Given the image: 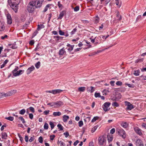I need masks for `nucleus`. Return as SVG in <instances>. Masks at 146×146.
I'll use <instances>...</instances> for the list:
<instances>
[{
    "label": "nucleus",
    "mask_w": 146,
    "mask_h": 146,
    "mask_svg": "<svg viewBox=\"0 0 146 146\" xmlns=\"http://www.w3.org/2000/svg\"><path fill=\"white\" fill-rule=\"evenodd\" d=\"M44 0H36L35 1H32L33 3H35V6L36 8L40 7L43 3Z\"/></svg>",
    "instance_id": "5"
},
{
    "label": "nucleus",
    "mask_w": 146,
    "mask_h": 146,
    "mask_svg": "<svg viewBox=\"0 0 146 146\" xmlns=\"http://www.w3.org/2000/svg\"><path fill=\"white\" fill-rule=\"evenodd\" d=\"M8 36L7 35H5L1 37V38L2 39L4 40L7 38Z\"/></svg>",
    "instance_id": "53"
},
{
    "label": "nucleus",
    "mask_w": 146,
    "mask_h": 146,
    "mask_svg": "<svg viewBox=\"0 0 146 146\" xmlns=\"http://www.w3.org/2000/svg\"><path fill=\"white\" fill-rule=\"evenodd\" d=\"M5 29L4 23L0 21V31H3Z\"/></svg>",
    "instance_id": "18"
},
{
    "label": "nucleus",
    "mask_w": 146,
    "mask_h": 146,
    "mask_svg": "<svg viewBox=\"0 0 146 146\" xmlns=\"http://www.w3.org/2000/svg\"><path fill=\"white\" fill-rule=\"evenodd\" d=\"M105 140L103 136H100L98 138V143L100 145H102Z\"/></svg>",
    "instance_id": "11"
},
{
    "label": "nucleus",
    "mask_w": 146,
    "mask_h": 146,
    "mask_svg": "<svg viewBox=\"0 0 146 146\" xmlns=\"http://www.w3.org/2000/svg\"><path fill=\"white\" fill-rule=\"evenodd\" d=\"M74 45H73V46H71V47H69V48H68L67 50L69 51L70 52L71 51H72L74 47Z\"/></svg>",
    "instance_id": "39"
},
{
    "label": "nucleus",
    "mask_w": 146,
    "mask_h": 146,
    "mask_svg": "<svg viewBox=\"0 0 146 146\" xmlns=\"http://www.w3.org/2000/svg\"><path fill=\"white\" fill-rule=\"evenodd\" d=\"M58 5L60 8H62V5L60 3V2L59 1L58 3Z\"/></svg>",
    "instance_id": "57"
},
{
    "label": "nucleus",
    "mask_w": 146,
    "mask_h": 146,
    "mask_svg": "<svg viewBox=\"0 0 146 146\" xmlns=\"http://www.w3.org/2000/svg\"><path fill=\"white\" fill-rule=\"evenodd\" d=\"M57 127L58 128L60 129V131H62L63 130V127L62 125L60 124H59L57 125Z\"/></svg>",
    "instance_id": "37"
},
{
    "label": "nucleus",
    "mask_w": 146,
    "mask_h": 146,
    "mask_svg": "<svg viewBox=\"0 0 146 146\" xmlns=\"http://www.w3.org/2000/svg\"><path fill=\"white\" fill-rule=\"evenodd\" d=\"M121 125L123 128H126L127 127L128 124L126 122H123L121 124Z\"/></svg>",
    "instance_id": "26"
},
{
    "label": "nucleus",
    "mask_w": 146,
    "mask_h": 146,
    "mask_svg": "<svg viewBox=\"0 0 146 146\" xmlns=\"http://www.w3.org/2000/svg\"><path fill=\"white\" fill-rule=\"evenodd\" d=\"M95 23H98L99 21V18L98 17V16H96L94 18Z\"/></svg>",
    "instance_id": "30"
},
{
    "label": "nucleus",
    "mask_w": 146,
    "mask_h": 146,
    "mask_svg": "<svg viewBox=\"0 0 146 146\" xmlns=\"http://www.w3.org/2000/svg\"><path fill=\"white\" fill-rule=\"evenodd\" d=\"M94 96L96 98L99 97H100V94L99 93H95Z\"/></svg>",
    "instance_id": "46"
},
{
    "label": "nucleus",
    "mask_w": 146,
    "mask_h": 146,
    "mask_svg": "<svg viewBox=\"0 0 146 146\" xmlns=\"http://www.w3.org/2000/svg\"><path fill=\"white\" fill-rule=\"evenodd\" d=\"M134 130L135 132L140 136L142 135L141 130L138 127H135L134 128Z\"/></svg>",
    "instance_id": "12"
},
{
    "label": "nucleus",
    "mask_w": 146,
    "mask_h": 146,
    "mask_svg": "<svg viewBox=\"0 0 146 146\" xmlns=\"http://www.w3.org/2000/svg\"><path fill=\"white\" fill-rule=\"evenodd\" d=\"M44 27V26L43 24H41L40 25H38V27L37 28V30L39 31L42 29H43Z\"/></svg>",
    "instance_id": "24"
},
{
    "label": "nucleus",
    "mask_w": 146,
    "mask_h": 146,
    "mask_svg": "<svg viewBox=\"0 0 146 146\" xmlns=\"http://www.w3.org/2000/svg\"><path fill=\"white\" fill-rule=\"evenodd\" d=\"M86 88L84 87H80L78 88V90L80 92H84Z\"/></svg>",
    "instance_id": "29"
},
{
    "label": "nucleus",
    "mask_w": 146,
    "mask_h": 146,
    "mask_svg": "<svg viewBox=\"0 0 146 146\" xmlns=\"http://www.w3.org/2000/svg\"><path fill=\"white\" fill-rule=\"evenodd\" d=\"M49 110H46L43 113L45 115H47L49 114Z\"/></svg>",
    "instance_id": "59"
},
{
    "label": "nucleus",
    "mask_w": 146,
    "mask_h": 146,
    "mask_svg": "<svg viewBox=\"0 0 146 146\" xmlns=\"http://www.w3.org/2000/svg\"><path fill=\"white\" fill-rule=\"evenodd\" d=\"M99 117L98 116H95L94 117L93 119H92L91 122H95L98 119Z\"/></svg>",
    "instance_id": "32"
},
{
    "label": "nucleus",
    "mask_w": 146,
    "mask_h": 146,
    "mask_svg": "<svg viewBox=\"0 0 146 146\" xmlns=\"http://www.w3.org/2000/svg\"><path fill=\"white\" fill-rule=\"evenodd\" d=\"M77 29L76 28L74 29L73 30L71 31V32L70 33V34L71 35H72L75 33Z\"/></svg>",
    "instance_id": "43"
},
{
    "label": "nucleus",
    "mask_w": 146,
    "mask_h": 146,
    "mask_svg": "<svg viewBox=\"0 0 146 146\" xmlns=\"http://www.w3.org/2000/svg\"><path fill=\"white\" fill-rule=\"evenodd\" d=\"M125 85H127L130 88H133L134 87V85L133 84H131L125 83Z\"/></svg>",
    "instance_id": "42"
},
{
    "label": "nucleus",
    "mask_w": 146,
    "mask_h": 146,
    "mask_svg": "<svg viewBox=\"0 0 146 146\" xmlns=\"http://www.w3.org/2000/svg\"><path fill=\"white\" fill-rule=\"evenodd\" d=\"M6 16L7 24L9 25H11L12 23V19L11 15L7 13L6 14Z\"/></svg>",
    "instance_id": "7"
},
{
    "label": "nucleus",
    "mask_w": 146,
    "mask_h": 146,
    "mask_svg": "<svg viewBox=\"0 0 146 146\" xmlns=\"http://www.w3.org/2000/svg\"><path fill=\"white\" fill-rule=\"evenodd\" d=\"M79 10V7L78 6H76L74 9V11L75 12L78 11Z\"/></svg>",
    "instance_id": "49"
},
{
    "label": "nucleus",
    "mask_w": 146,
    "mask_h": 146,
    "mask_svg": "<svg viewBox=\"0 0 146 146\" xmlns=\"http://www.w3.org/2000/svg\"><path fill=\"white\" fill-rule=\"evenodd\" d=\"M25 140L26 142H27L29 141V138L27 135H25Z\"/></svg>",
    "instance_id": "61"
},
{
    "label": "nucleus",
    "mask_w": 146,
    "mask_h": 146,
    "mask_svg": "<svg viewBox=\"0 0 146 146\" xmlns=\"http://www.w3.org/2000/svg\"><path fill=\"white\" fill-rule=\"evenodd\" d=\"M1 134L2 138L6 139L7 137V133L5 132H2Z\"/></svg>",
    "instance_id": "22"
},
{
    "label": "nucleus",
    "mask_w": 146,
    "mask_h": 146,
    "mask_svg": "<svg viewBox=\"0 0 146 146\" xmlns=\"http://www.w3.org/2000/svg\"><path fill=\"white\" fill-rule=\"evenodd\" d=\"M49 124L50 126L51 129H52L54 127V125L53 123L51 122H50L49 123Z\"/></svg>",
    "instance_id": "44"
},
{
    "label": "nucleus",
    "mask_w": 146,
    "mask_h": 146,
    "mask_svg": "<svg viewBox=\"0 0 146 146\" xmlns=\"http://www.w3.org/2000/svg\"><path fill=\"white\" fill-rule=\"evenodd\" d=\"M97 126H95L92 128L91 130L92 133H93L97 129Z\"/></svg>",
    "instance_id": "40"
},
{
    "label": "nucleus",
    "mask_w": 146,
    "mask_h": 146,
    "mask_svg": "<svg viewBox=\"0 0 146 146\" xmlns=\"http://www.w3.org/2000/svg\"><path fill=\"white\" fill-rule=\"evenodd\" d=\"M50 139L51 140H53L54 138L55 137L54 135H50Z\"/></svg>",
    "instance_id": "60"
},
{
    "label": "nucleus",
    "mask_w": 146,
    "mask_h": 146,
    "mask_svg": "<svg viewBox=\"0 0 146 146\" xmlns=\"http://www.w3.org/2000/svg\"><path fill=\"white\" fill-rule=\"evenodd\" d=\"M79 126L80 127H82L83 125V123L82 121H80L78 123Z\"/></svg>",
    "instance_id": "52"
},
{
    "label": "nucleus",
    "mask_w": 146,
    "mask_h": 146,
    "mask_svg": "<svg viewBox=\"0 0 146 146\" xmlns=\"http://www.w3.org/2000/svg\"><path fill=\"white\" fill-rule=\"evenodd\" d=\"M88 91L89 92H90L91 93L93 92L94 90V87L92 86H91L90 87H88L87 88Z\"/></svg>",
    "instance_id": "25"
},
{
    "label": "nucleus",
    "mask_w": 146,
    "mask_h": 146,
    "mask_svg": "<svg viewBox=\"0 0 146 146\" xmlns=\"http://www.w3.org/2000/svg\"><path fill=\"white\" fill-rule=\"evenodd\" d=\"M118 134L122 137L125 139L126 137V134L125 131L122 129H118L117 130Z\"/></svg>",
    "instance_id": "4"
},
{
    "label": "nucleus",
    "mask_w": 146,
    "mask_h": 146,
    "mask_svg": "<svg viewBox=\"0 0 146 146\" xmlns=\"http://www.w3.org/2000/svg\"><path fill=\"white\" fill-rule=\"evenodd\" d=\"M115 131V128H113L110 131V133L111 134H113V133H114Z\"/></svg>",
    "instance_id": "58"
},
{
    "label": "nucleus",
    "mask_w": 146,
    "mask_h": 146,
    "mask_svg": "<svg viewBox=\"0 0 146 146\" xmlns=\"http://www.w3.org/2000/svg\"><path fill=\"white\" fill-rule=\"evenodd\" d=\"M9 46L10 48L12 49H15L16 48L15 45L14 44H10L9 45Z\"/></svg>",
    "instance_id": "36"
},
{
    "label": "nucleus",
    "mask_w": 146,
    "mask_h": 146,
    "mask_svg": "<svg viewBox=\"0 0 146 146\" xmlns=\"http://www.w3.org/2000/svg\"><path fill=\"white\" fill-rule=\"evenodd\" d=\"M17 91L16 90H12L5 93L3 92L0 93V98L3 97H7L11 96L16 93Z\"/></svg>",
    "instance_id": "2"
},
{
    "label": "nucleus",
    "mask_w": 146,
    "mask_h": 146,
    "mask_svg": "<svg viewBox=\"0 0 146 146\" xmlns=\"http://www.w3.org/2000/svg\"><path fill=\"white\" fill-rule=\"evenodd\" d=\"M59 143L60 144V146H65V143L62 141H60Z\"/></svg>",
    "instance_id": "54"
},
{
    "label": "nucleus",
    "mask_w": 146,
    "mask_h": 146,
    "mask_svg": "<svg viewBox=\"0 0 146 146\" xmlns=\"http://www.w3.org/2000/svg\"><path fill=\"white\" fill-rule=\"evenodd\" d=\"M19 119H20L22 121V122L23 123H25V121L24 120V119L23 118V117H19Z\"/></svg>",
    "instance_id": "48"
},
{
    "label": "nucleus",
    "mask_w": 146,
    "mask_h": 146,
    "mask_svg": "<svg viewBox=\"0 0 146 146\" xmlns=\"http://www.w3.org/2000/svg\"><path fill=\"white\" fill-rule=\"evenodd\" d=\"M26 112V110L25 109H23L21 110L19 112V113L21 115H24Z\"/></svg>",
    "instance_id": "31"
},
{
    "label": "nucleus",
    "mask_w": 146,
    "mask_h": 146,
    "mask_svg": "<svg viewBox=\"0 0 146 146\" xmlns=\"http://www.w3.org/2000/svg\"><path fill=\"white\" fill-rule=\"evenodd\" d=\"M111 104L109 102H106L104 103L102 106V108L105 111H108V108L110 106Z\"/></svg>",
    "instance_id": "8"
},
{
    "label": "nucleus",
    "mask_w": 146,
    "mask_h": 146,
    "mask_svg": "<svg viewBox=\"0 0 146 146\" xmlns=\"http://www.w3.org/2000/svg\"><path fill=\"white\" fill-rule=\"evenodd\" d=\"M38 33V31L36 30L33 33L32 36V38H33L35 36H36Z\"/></svg>",
    "instance_id": "38"
},
{
    "label": "nucleus",
    "mask_w": 146,
    "mask_h": 146,
    "mask_svg": "<svg viewBox=\"0 0 146 146\" xmlns=\"http://www.w3.org/2000/svg\"><path fill=\"white\" fill-rule=\"evenodd\" d=\"M24 72V70H20L18 71L19 73L17 75H20L21 74Z\"/></svg>",
    "instance_id": "51"
},
{
    "label": "nucleus",
    "mask_w": 146,
    "mask_h": 146,
    "mask_svg": "<svg viewBox=\"0 0 146 146\" xmlns=\"http://www.w3.org/2000/svg\"><path fill=\"white\" fill-rule=\"evenodd\" d=\"M35 69V68L33 66H32L31 67L29 68L26 71L27 74H30Z\"/></svg>",
    "instance_id": "14"
},
{
    "label": "nucleus",
    "mask_w": 146,
    "mask_h": 146,
    "mask_svg": "<svg viewBox=\"0 0 146 146\" xmlns=\"http://www.w3.org/2000/svg\"><path fill=\"white\" fill-rule=\"evenodd\" d=\"M35 66L37 69H38L40 66V61L38 62L35 64Z\"/></svg>",
    "instance_id": "27"
},
{
    "label": "nucleus",
    "mask_w": 146,
    "mask_h": 146,
    "mask_svg": "<svg viewBox=\"0 0 146 146\" xmlns=\"http://www.w3.org/2000/svg\"><path fill=\"white\" fill-rule=\"evenodd\" d=\"M66 52L64 50V48L60 49L59 52V54L60 55H62L66 53Z\"/></svg>",
    "instance_id": "17"
},
{
    "label": "nucleus",
    "mask_w": 146,
    "mask_h": 146,
    "mask_svg": "<svg viewBox=\"0 0 146 146\" xmlns=\"http://www.w3.org/2000/svg\"><path fill=\"white\" fill-rule=\"evenodd\" d=\"M55 38L57 39V40H58L59 39H62L63 37L62 36H54Z\"/></svg>",
    "instance_id": "41"
},
{
    "label": "nucleus",
    "mask_w": 146,
    "mask_h": 146,
    "mask_svg": "<svg viewBox=\"0 0 146 146\" xmlns=\"http://www.w3.org/2000/svg\"><path fill=\"white\" fill-rule=\"evenodd\" d=\"M24 72V70H20L18 71L19 73L17 75H20L21 74Z\"/></svg>",
    "instance_id": "50"
},
{
    "label": "nucleus",
    "mask_w": 146,
    "mask_h": 146,
    "mask_svg": "<svg viewBox=\"0 0 146 146\" xmlns=\"http://www.w3.org/2000/svg\"><path fill=\"white\" fill-rule=\"evenodd\" d=\"M38 140L40 143H42L43 142L42 137L41 136L39 137L38 139Z\"/></svg>",
    "instance_id": "45"
},
{
    "label": "nucleus",
    "mask_w": 146,
    "mask_h": 146,
    "mask_svg": "<svg viewBox=\"0 0 146 146\" xmlns=\"http://www.w3.org/2000/svg\"><path fill=\"white\" fill-rule=\"evenodd\" d=\"M140 71L139 70H138L134 71V72L133 73V75L135 76H139V75Z\"/></svg>",
    "instance_id": "23"
},
{
    "label": "nucleus",
    "mask_w": 146,
    "mask_h": 146,
    "mask_svg": "<svg viewBox=\"0 0 146 146\" xmlns=\"http://www.w3.org/2000/svg\"><path fill=\"white\" fill-rule=\"evenodd\" d=\"M44 129H48V124L46 123H45L44 126Z\"/></svg>",
    "instance_id": "35"
},
{
    "label": "nucleus",
    "mask_w": 146,
    "mask_h": 146,
    "mask_svg": "<svg viewBox=\"0 0 146 146\" xmlns=\"http://www.w3.org/2000/svg\"><path fill=\"white\" fill-rule=\"evenodd\" d=\"M52 107L54 106L55 108H58L63 105V103L61 101L52 102Z\"/></svg>",
    "instance_id": "6"
},
{
    "label": "nucleus",
    "mask_w": 146,
    "mask_h": 146,
    "mask_svg": "<svg viewBox=\"0 0 146 146\" xmlns=\"http://www.w3.org/2000/svg\"><path fill=\"white\" fill-rule=\"evenodd\" d=\"M36 8L35 3H33L32 1L29 3L28 6L27 10L29 12L31 13L34 11Z\"/></svg>",
    "instance_id": "3"
},
{
    "label": "nucleus",
    "mask_w": 146,
    "mask_h": 146,
    "mask_svg": "<svg viewBox=\"0 0 146 146\" xmlns=\"http://www.w3.org/2000/svg\"><path fill=\"white\" fill-rule=\"evenodd\" d=\"M66 12L65 11H62L60 13L59 17L57 18L58 19H61L64 16V14L66 13Z\"/></svg>",
    "instance_id": "16"
},
{
    "label": "nucleus",
    "mask_w": 146,
    "mask_h": 146,
    "mask_svg": "<svg viewBox=\"0 0 146 146\" xmlns=\"http://www.w3.org/2000/svg\"><path fill=\"white\" fill-rule=\"evenodd\" d=\"M64 135L66 137H67L69 135V133L68 132H65L64 133Z\"/></svg>",
    "instance_id": "63"
},
{
    "label": "nucleus",
    "mask_w": 146,
    "mask_h": 146,
    "mask_svg": "<svg viewBox=\"0 0 146 146\" xmlns=\"http://www.w3.org/2000/svg\"><path fill=\"white\" fill-rule=\"evenodd\" d=\"M22 0H8L9 4L15 13L17 12L18 9V5Z\"/></svg>",
    "instance_id": "1"
},
{
    "label": "nucleus",
    "mask_w": 146,
    "mask_h": 146,
    "mask_svg": "<svg viewBox=\"0 0 146 146\" xmlns=\"http://www.w3.org/2000/svg\"><path fill=\"white\" fill-rule=\"evenodd\" d=\"M136 146H144L142 141L140 139H137L136 141Z\"/></svg>",
    "instance_id": "13"
},
{
    "label": "nucleus",
    "mask_w": 146,
    "mask_h": 146,
    "mask_svg": "<svg viewBox=\"0 0 146 146\" xmlns=\"http://www.w3.org/2000/svg\"><path fill=\"white\" fill-rule=\"evenodd\" d=\"M53 90V94H55L62 92L63 90L60 89H56Z\"/></svg>",
    "instance_id": "19"
},
{
    "label": "nucleus",
    "mask_w": 146,
    "mask_h": 146,
    "mask_svg": "<svg viewBox=\"0 0 146 146\" xmlns=\"http://www.w3.org/2000/svg\"><path fill=\"white\" fill-rule=\"evenodd\" d=\"M52 115L54 117L59 116L61 115V113L59 111L54 112L53 113Z\"/></svg>",
    "instance_id": "20"
},
{
    "label": "nucleus",
    "mask_w": 146,
    "mask_h": 146,
    "mask_svg": "<svg viewBox=\"0 0 146 146\" xmlns=\"http://www.w3.org/2000/svg\"><path fill=\"white\" fill-rule=\"evenodd\" d=\"M116 84L117 85L121 86L122 85V83L120 81H118L116 82Z\"/></svg>",
    "instance_id": "47"
},
{
    "label": "nucleus",
    "mask_w": 146,
    "mask_h": 146,
    "mask_svg": "<svg viewBox=\"0 0 146 146\" xmlns=\"http://www.w3.org/2000/svg\"><path fill=\"white\" fill-rule=\"evenodd\" d=\"M59 33L60 35H64V32L62 31L61 30H60L59 31Z\"/></svg>",
    "instance_id": "55"
},
{
    "label": "nucleus",
    "mask_w": 146,
    "mask_h": 146,
    "mask_svg": "<svg viewBox=\"0 0 146 146\" xmlns=\"http://www.w3.org/2000/svg\"><path fill=\"white\" fill-rule=\"evenodd\" d=\"M116 17L117 18V20L120 21L122 19L121 16L119 15V13L118 12L116 14Z\"/></svg>",
    "instance_id": "28"
},
{
    "label": "nucleus",
    "mask_w": 146,
    "mask_h": 146,
    "mask_svg": "<svg viewBox=\"0 0 146 146\" xmlns=\"http://www.w3.org/2000/svg\"><path fill=\"white\" fill-rule=\"evenodd\" d=\"M69 118V117L68 115H64L63 117V121L64 122H66Z\"/></svg>",
    "instance_id": "21"
},
{
    "label": "nucleus",
    "mask_w": 146,
    "mask_h": 146,
    "mask_svg": "<svg viewBox=\"0 0 146 146\" xmlns=\"http://www.w3.org/2000/svg\"><path fill=\"white\" fill-rule=\"evenodd\" d=\"M29 109L33 113L35 112V110L33 107H30L29 108Z\"/></svg>",
    "instance_id": "56"
},
{
    "label": "nucleus",
    "mask_w": 146,
    "mask_h": 146,
    "mask_svg": "<svg viewBox=\"0 0 146 146\" xmlns=\"http://www.w3.org/2000/svg\"><path fill=\"white\" fill-rule=\"evenodd\" d=\"M112 106L113 107H118L119 106V105L116 102H115L112 104Z\"/></svg>",
    "instance_id": "34"
},
{
    "label": "nucleus",
    "mask_w": 146,
    "mask_h": 146,
    "mask_svg": "<svg viewBox=\"0 0 146 146\" xmlns=\"http://www.w3.org/2000/svg\"><path fill=\"white\" fill-rule=\"evenodd\" d=\"M115 81H114L112 80L110 82V83L112 86H114V83Z\"/></svg>",
    "instance_id": "62"
},
{
    "label": "nucleus",
    "mask_w": 146,
    "mask_h": 146,
    "mask_svg": "<svg viewBox=\"0 0 146 146\" xmlns=\"http://www.w3.org/2000/svg\"><path fill=\"white\" fill-rule=\"evenodd\" d=\"M29 117L31 119H32L33 118V115L32 113H29Z\"/></svg>",
    "instance_id": "64"
},
{
    "label": "nucleus",
    "mask_w": 146,
    "mask_h": 146,
    "mask_svg": "<svg viewBox=\"0 0 146 146\" xmlns=\"http://www.w3.org/2000/svg\"><path fill=\"white\" fill-rule=\"evenodd\" d=\"M113 138V135H112L108 134L107 135L108 141L109 143H111L112 141Z\"/></svg>",
    "instance_id": "15"
},
{
    "label": "nucleus",
    "mask_w": 146,
    "mask_h": 146,
    "mask_svg": "<svg viewBox=\"0 0 146 146\" xmlns=\"http://www.w3.org/2000/svg\"><path fill=\"white\" fill-rule=\"evenodd\" d=\"M19 69V67L18 66H17L15 69L12 71V73L13 76H14L16 77L19 76L17 75L19 73L18 71H17V70Z\"/></svg>",
    "instance_id": "10"
},
{
    "label": "nucleus",
    "mask_w": 146,
    "mask_h": 146,
    "mask_svg": "<svg viewBox=\"0 0 146 146\" xmlns=\"http://www.w3.org/2000/svg\"><path fill=\"white\" fill-rule=\"evenodd\" d=\"M125 104L127 106L126 109L127 110H130L134 108L133 106L130 102H125Z\"/></svg>",
    "instance_id": "9"
},
{
    "label": "nucleus",
    "mask_w": 146,
    "mask_h": 146,
    "mask_svg": "<svg viewBox=\"0 0 146 146\" xmlns=\"http://www.w3.org/2000/svg\"><path fill=\"white\" fill-rule=\"evenodd\" d=\"M5 119L10 121H13L14 119L13 117L11 116L8 117H6L5 118Z\"/></svg>",
    "instance_id": "33"
}]
</instances>
